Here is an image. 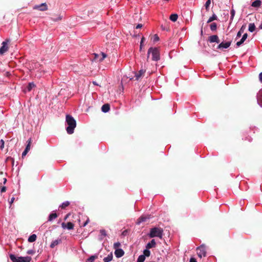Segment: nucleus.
Masks as SVG:
<instances>
[{
	"mask_svg": "<svg viewBox=\"0 0 262 262\" xmlns=\"http://www.w3.org/2000/svg\"><path fill=\"white\" fill-rule=\"evenodd\" d=\"M66 124L67 125L66 130L68 134H72L76 126V122L74 118L70 115H67L66 117Z\"/></svg>",
	"mask_w": 262,
	"mask_h": 262,
	"instance_id": "obj_1",
	"label": "nucleus"
},
{
	"mask_svg": "<svg viewBox=\"0 0 262 262\" xmlns=\"http://www.w3.org/2000/svg\"><path fill=\"white\" fill-rule=\"evenodd\" d=\"M151 54L152 60L157 61L160 60V51L157 48H150L147 52V58H149L150 54Z\"/></svg>",
	"mask_w": 262,
	"mask_h": 262,
	"instance_id": "obj_2",
	"label": "nucleus"
},
{
	"mask_svg": "<svg viewBox=\"0 0 262 262\" xmlns=\"http://www.w3.org/2000/svg\"><path fill=\"white\" fill-rule=\"evenodd\" d=\"M163 230L161 228L154 227L150 229L149 236L150 237H158L162 238L163 236Z\"/></svg>",
	"mask_w": 262,
	"mask_h": 262,
	"instance_id": "obj_3",
	"label": "nucleus"
},
{
	"mask_svg": "<svg viewBox=\"0 0 262 262\" xmlns=\"http://www.w3.org/2000/svg\"><path fill=\"white\" fill-rule=\"evenodd\" d=\"M9 256L12 262H30L31 260L30 256L16 257L13 254H11Z\"/></svg>",
	"mask_w": 262,
	"mask_h": 262,
	"instance_id": "obj_4",
	"label": "nucleus"
},
{
	"mask_svg": "<svg viewBox=\"0 0 262 262\" xmlns=\"http://www.w3.org/2000/svg\"><path fill=\"white\" fill-rule=\"evenodd\" d=\"M10 39H7L2 43V46L0 48V55H3L9 49L8 44L9 43Z\"/></svg>",
	"mask_w": 262,
	"mask_h": 262,
	"instance_id": "obj_5",
	"label": "nucleus"
},
{
	"mask_svg": "<svg viewBox=\"0 0 262 262\" xmlns=\"http://www.w3.org/2000/svg\"><path fill=\"white\" fill-rule=\"evenodd\" d=\"M197 254L199 257L202 258L206 256V249L204 245H202L196 248Z\"/></svg>",
	"mask_w": 262,
	"mask_h": 262,
	"instance_id": "obj_6",
	"label": "nucleus"
},
{
	"mask_svg": "<svg viewBox=\"0 0 262 262\" xmlns=\"http://www.w3.org/2000/svg\"><path fill=\"white\" fill-rule=\"evenodd\" d=\"M231 43V41H227V42H222L219 43L217 46L216 49L219 50H223L224 49H226L228 48Z\"/></svg>",
	"mask_w": 262,
	"mask_h": 262,
	"instance_id": "obj_7",
	"label": "nucleus"
},
{
	"mask_svg": "<svg viewBox=\"0 0 262 262\" xmlns=\"http://www.w3.org/2000/svg\"><path fill=\"white\" fill-rule=\"evenodd\" d=\"M94 56L95 57L94 60L96 62L102 61L106 57V55L103 52L101 53L100 55L98 54H94Z\"/></svg>",
	"mask_w": 262,
	"mask_h": 262,
	"instance_id": "obj_8",
	"label": "nucleus"
},
{
	"mask_svg": "<svg viewBox=\"0 0 262 262\" xmlns=\"http://www.w3.org/2000/svg\"><path fill=\"white\" fill-rule=\"evenodd\" d=\"M151 218V215H143L141 216L137 220V224L140 225L141 223L146 222Z\"/></svg>",
	"mask_w": 262,
	"mask_h": 262,
	"instance_id": "obj_9",
	"label": "nucleus"
},
{
	"mask_svg": "<svg viewBox=\"0 0 262 262\" xmlns=\"http://www.w3.org/2000/svg\"><path fill=\"white\" fill-rule=\"evenodd\" d=\"M33 9L43 11L48 9V6L46 3H44L40 5H35L33 7Z\"/></svg>",
	"mask_w": 262,
	"mask_h": 262,
	"instance_id": "obj_10",
	"label": "nucleus"
},
{
	"mask_svg": "<svg viewBox=\"0 0 262 262\" xmlns=\"http://www.w3.org/2000/svg\"><path fill=\"white\" fill-rule=\"evenodd\" d=\"M208 41L210 43L216 42L219 43L220 41L217 35H213L209 37Z\"/></svg>",
	"mask_w": 262,
	"mask_h": 262,
	"instance_id": "obj_11",
	"label": "nucleus"
},
{
	"mask_svg": "<svg viewBox=\"0 0 262 262\" xmlns=\"http://www.w3.org/2000/svg\"><path fill=\"white\" fill-rule=\"evenodd\" d=\"M257 101L259 105L262 107V89L257 94Z\"/></svg>",
	"mask_w": 262,
	"mask_h": 262,
	"instance_id": "obj_12",
	"label": "nucleus"
},
{
	"mask_svg": "<svg viewBox=\"0 0 262 262\" xmlns=\"http://www.w3.org/2000/svg\"><path fill=\"white\" fill-rule=\"evenodd\" d=\"M124 254V252L122 249H116L115 251V255L117 258L122 257L123 256Z\"/></svg>",
	"mask_w": 262,
	"mask_h": 262,
	"instance_id": "obj_13",
	"label": "nucleus"
},
{
	"mask_svg": "<svg viewBox=\"0 0 262 262\" xmlns=\"http://www.w3.org/2000/svg\"><path fill=\"white\" fill-rule=\"evenodd\" d=\"M247 37H248L247 33H245L243 35L241 39L239 41H237L236 42V45L237 47L241 46L244 42V41L246 40V39H247Z\"/></svg>",
	"mask_w": 262,
	"mask_h": 262,
	"instance_id": "obj_14",
	"label": "nucleus"
},
{
	"mask_svg": "<svg viewBox=\"0 0 262 262\" xmlns=\"http://www.w3.org/2000/svg\"><path fill=\"white\" fill-rule=\"evenodd\" d=\"M107 235L106 232L104 229L100 230V235H99L98 239L99 241H102L104 238Z\"/></svg>",
	"mask_w": 262,
	"mask_h": 262,
	"instance_id": "obj_15",
	"label": "nucleus"
},
{
	"mask_svg": "<svg viewBox=\"0 0 262 262\" xmlns=\"http://www.w3.org/2000/svg\"><path fill=\"white\" fill-rule=\"evenodd\" d=\"M62 227L64 229L67 228L69 230H71L74 228V224L71 222H68L66 225L65 223H63L62 224Z\"/></svg>",
	"mask_w": 262,
	"mask_h": 262,
	"instance_id": "obj_16",
	"label": "nucleus"
},
{
	"mask_svg": "<svg viewBox=\"0 0 262 262\" xmlns=\"http://www.w3.org/2000/svg\"><path fill=\"white\" fill-rule=\"evenodd\" d=\"M61 242V239L60 238H58L57 239L53 241L50 245V247L52 248H54L56 246L58 245L59 243Z\"/></svg>",
	"mask_w": 262,
	"mask_h": 262,
	"instance_id": "obj_17",
	"label": "nucleus"
},
{
	"mask_svg": "<svg viewBox=\"0 0 262 262\" xmlns=\"http://www.w3.org/2000/svg\"><path fill=\"white\" fill-rule=\"evenodd\" d=\"M144 73L145 70H140L138 73H136L135 75L136 80H138Z\"/></svg>",
	"mask_w": 262,
	"mask_h": 262,
	"instance_id": "obj_18",
	"label": "nucleus"
},
{
	"mask_svg": "<svg viewBox=\"0 0 262 262\" xmlns=\"http://www.w3.org/2000/svg\"><path fill=\"white\" fill-rule=\"evenodd\" d=\"M156 243L155 239H152L150 242L148 243L146 246L147 249H150L156 246Z\"/></svg>",
	"mask_w": 262,
	"mask_h": 262,
	"instance_id": "obj_19",
	"label": "nucleus"
},
{
	"mask_svg": "<svg viewBox=\"0 0 262 262\" xmlns=\"http://www.w3.org/2000/svg\"><path fill=\"white\" fill-rule=\"evenodd\" d=\"M110 110V105L107 103L103 104L101 107V111L103 113H107Z\"/></svg>",
	"mask_w": 262,
	"mask_h": 262,
	"instance_id": "obj_20",
	"label": "nucleus"
},
{
	"mask_svg": "<svg viewBox=\"0 0 262 262\" xmlns=\"http://www.w3.org/2000/svg\"><path fill=\"white\" fill-rule=\"evenodd\" d=\"M261 2L260 1L256 0L252 2L251 6L253 7H259L260 6Z\"/></svg>",
	"mask_w": 262,
	"mask_h": 262,
	"instance_id": "obj_21",
	"label": "nucleus"
},
{
	"mask_svg": "<svg viewBox=\"0 0 262 262\" xmlns=\"http://www.w3.org/2000/svg\"><path fill=\"white\" fill-rule=\"evenodd\" d=\"M36 235L35 234H33L29 237L28 241L30 243H32L36 241Z\"/></svg>",
	"mask_w": 262,
	"mask_h": 262,
	"instance_id": "obj_22",
	"label": "nucleus"
},
{
	"mask_svg": "<svg viewBox=\"0 0 262 262\" xmlns=\"http://www.w3.org/2000/svg\"><path fill=\"white\" fill-rule=\"evenodd\" d=\"M112 259L113 254L111 253L103 258V261L104 262H110Z\"/></svg>",
	"mask_w": 262,
	"mask_h": 262,
	"instance_id": "obj_23",
	"label": "nucleus"
},
{
	"mask_svg": "<svg viewBox=\"0 0 262 262\" xmlns=\"http://www.w3.org/2000/svg\"><path fill=\"white\" fill-rule=\"evenodd\" d=\"M45 71L43 70H41V69H40L38 71H37V73L35 74V76L37 78H40L43 75Z\"/></svg>",
	"mask_w": 262,
	"mask_h": 262,
	"instance_id": "obj_24",
	"label": "nucleus"
},
{
	"mask_svg": "<svg viewBox=\"0 0 262 262\" xmlns=\"http://www.w3.org/2000/svg\"><path fill=\"white\" fill-rule=\"evenodd\" d=\"M57 217V214L56 213H51L49 216L48 221L51 222Z\"/></svg>",
	"mask_w": 262,
	"mask_h": 262,
	"instance_id": "obj_25",
	"label": "nucleus"
},
{
	"mask_svg": "<svg viewBox=\"0 0 262 262\" xmlns=\"http://www.w3.org/2000/svg\"><path fill=\"white\" fill-rule=\"evenodd\" d=\"M217 18V16L215 14H213L211 17H209L207 23H210L214 20H216Z\"/></svg>",
	"mask_w": 262,
	"mask_h": 262,
	"instance_id": "obj_26",
	"label": "nucleus"
},
{
	"mask_svg": "<svg viewBox=\"0 0 262 262\" xmlns=\"http://www.w3.org/2000/svg\"><path fill=\"white\" fill-rule=\"evenodd\" d=\"M178 16L177 14H172L170 16L169 18L172 21L174 22L178 19Z\"/></svg>",
	"mask_w": 262,
	"mask_h": 262,
	"instance_id": "obj_27",
	"label": "nucleus"
},
{
	"mask_svg": "<svg viewBox=\"0 0 262 262\" xmlns=\"http://www.w3.org/2000/svg\"><path fill=\"white\" fill-rule=\"evenodd\" d=\"M255 29V26L254 24L250 23L249 25L248 30L250 32H253V31H254Z\"/></svg>",
	"mask_w": 262,
	"mask_h": 262,
	"instance_id": "obj_28",
	"label": "nucleus"
},
{
	"mask_svg": "<svg viewBox=\"0 0 262 262\" xmlns=\"http://www.w3.org/2000/svg\"><path fill=\"white\" fill-rule=\"evenodd\" d=\"M244 26H243L241 29H239V30L238 31V32H237V35H236V37H240L241 36V35L244 32Z\"/></svg>",
	"mask_w": 262,
	"mask_h": 262,
	"instance_id": "obj_29",
	"label": "nucleus"
},
{
	"mask_svg": "<svg viewBox=\"0 0 262 262\" xmlns=\"http://www.w3.org/2000/svg\"><path fill=\"white\" fill-rule=\"evenodd\" d=\"M70 205V202L69 201H65L63 202L60 206L59 207L63 209L66 207Z\"/></svg>",
	"mask_w": 262,
	"mask_h": 262,
	"instance_id": "obj_30",
	"label": "nucleus"
},
{
	"mask_svg": "<svg viewBox=\"0 0 262 262\" xmlns=\"http://www.w3.org/2000/svg\"><path fill=\"white\" fill-rule=\"evenodd\" d=\"M97 258V256L92 255L86 260V262H94L95 259Z\"/></svg>",
	"mask_w": 262,
	"mask_h": 262,
	"instance_id": "obj_31",
	"label": "nucleus"
},
{
	"mask_svg": "<svg viewBox=\"0 0 262 262\" xmlns=\"http://www.w3.org/2000/svg\"><path fill=\"white\" fill-rule=\"evenodd\" d=\"M35 86V84L33 82H30L27 86L28 91H30Z\"/></svg>",
	"mask_w": 262,
	"mask_h": 262,
	"instance_id": "obj_32",
	"label": "nucleus"
},
{
	"mask_svg": "<svg viewBox=\"0 0 262 262\" xmlns=\"http://www.w3.org/2000/svg\"><path fill=\"white\" fill-rule=\"evenodd\" d=\"M145 259V255H141L138 257L137 259V262H144Z\"/></svg>",
	"mask_w": 262,
	"mask_h": 262,
	"instance_id": "obj_33",
	"label": "nucleus"
},
{
	"mask_svg": "<svg viewBox=\"0 0 262 262\" xmlns=\"http://www.w3.org/2000/svg\"><path fill=\"white\" fill-rule=\"evenodd\" d=\"M217 28L216 24L215 23H213L210 25V29L211 31H215Z\"/></svg>",
	"mask_w": 262,
	"mask_h": 262,
	"instance_id": "obj_34",
	"label": "nucleus"
},
{
	"mask_svg": "<svg viewBox=\"0 0 262 262\" xmlns=\"http://www.w3.org/2000/svg\"><path fill=\"white\" fill-rule=\"evenodd\" d=\"M31 143V139H29L28 141V144L25 149V150H28V151L30 150Z\"/></svg>",
	"mask_w": 262,
	"mask_h": 262,
	"instance_id": "obj_35",
	"label": "nucleus"
},
{
	"mask_svg": "<svg viewBox=\"0 0 262 262\" xmlns=\"http://www.w3.org/2000/svg\"><path fill=\"white\" fill-rule=\"evenodd\" d=\"M150 254V252L148 249H146L143 251V255L145 256H149Z\"/></svg>",
	"mask_w": 262,
	"mask_h": 262,
	"instance_id": "obj_36",
	"label": "nucleus"
},
{
	"mask_svg": "<svg viewBox=\"0 0 262 262\" xmlns=\"http://www.w3.org/2000/svg\"><path fill=\"white\" fill-rule=\"evenodd\" d=\"M210 4H211V0H207L206 2V3L205 4V7L207 10H209V7L210 6Z\"/></svg>",
	"mask_w": 262,
	"mask_h": 262,
	"instance_id": "obj_37",
	"label": "nucleus"
},
{
	"mask_svg": "<svg viewBox=\"0 0 262 262\" xmlns=\"http://www.w3.org/2000/svg\"><path fill=\"white\" fill-rule=\"evenodd\" d=\"M235 12L234 10L232 9L230 12V14H231L230 19H231V20H233L234 16L235 15Z\"/></svg>",
	"mask_w": 262,
	"mask_h": 262,
	"instance_id": "obj_38",
	"label": "nucleus"
},
{
	"mask_svg": "<svg viewBox=\"0 0 262 262\" xmlns=\"http://www.w3.org/2000/svg\"><path fill=\"white\" fill-rule=\"evenodd\" d=\"M5 142L3 139H1L0 141V149L2 150L4 147Z\"/></svg>",
	"mask_w": 262,
	"mask_h": 262,
	"instance_id": "obj_39",
	"label": "nucleus"
},
{
	"mask_svg": "<svg viewBox=\"0 0 262 262\" xmlns=\"http://www.w3.org/2000/svg\"><path fill=\"white\" fill-rule=\"evenodd\" d=\"M159 40V37L157 34H155L153 38V41L154 42H157Z\"/></svg>",
	"mask_w": 262,
	"mask_h": 262,
	"instance_id": "obj_40",
	"label": "nucleus"
},
{
	"mask_svg": "<svg viewBox=\"0 0 262 262\" xmlns=\"http://www.w3.org/2000/svg\"><path fill=\"white\" fill-rule=\"evenodd\" d=\"M145 39V38L144 37H143L142 38H141V42H140V49H142V48L143 47V46H144L143 45V42H144V40Z\"/></svg>",
	"mask_w": 262,
	"mask_h": 262,
	"instance_id": "obj_41",
	"label": "nucleus"
},
{
	"mask_svg": "<svg viewBox=\"0 0 262 262\" xmlns=\"http://www.w3.org/2000/svg\"><path fill=\"white\" fill-rule=\"evenodd\" d=\"M34 251L33 250H29L27 251V253L28 254H33L34 253Z\"/></svg>",
	"mask_w": 262,
	"mask_h": 262,
	"instance_id": "obj_42",
	"label": "nucleus"
},
{
	"mask_svg": "<svg viewBox=\"0 0 262 262\" xmlns=\"http://www.w3.org/2000/svg\"><path fill=\"white\" fill-rule=\"evenodd\" d=\"M120 246V243L119 242H117V243H115L114 244V248L115 249H117V248H118V247H119Z\"/></svg>",
	"mask_w": 262,
	"mask_h": 262,
	"instance_id": "obj_43",
	"label": "nucleus"
},
{
	"mask_svg": "<svg viewBox=\"0 0 262 262\" xmlns=\"http://www.w3.org/2000/svg\"><path fill=\"white\" fill-rule=\"evenodd\" d=\"M28 152V151L25 149L24 151L22 153V157L25 156Z\"/></svg>",
	"mask_w": 262,
	"mask_h": 262,
	"instance_id": "obj_44",
	"label": "nucleus"
},
{
	"mask_svg": "<svg viewBox=\"0 0 262 262\" xmlns=\"http://www.w3.org/2000/svg\"><path fill=\"white\" fill-rule=\"evenodd\" d=\"M259 80L260 82L262 83V72L260 73L259 74Z\"/></svg>",
	"mask_w": 262,
	"mask_h": 262,
	"instance_id": "obj_45",
	"label": "nucleus"
},
{
	"mask_svg": "<svg viewBox=\"0 0 262 262\" xmlns=\"http://www.w3.org/2000/svg\"><path fill=\"white\" fill-rule=\"evenodd\" d=\"M9 159L12 160V165H13V164H14V159H13V158H11V157H8V158L6 159V162H7V161H8V160H9Z\"/></svg>",
	"mask_w": 262,
	"mask_h": 262,
	"instance_id": "obj_46",
	"label": "nucleus"
},
{
	"mask_svg": "<svg viewBox=\"0 0 262 262\" xmlns=\"http://www.w3.org/2000/svg\"><path fill=\"white\" fill-rule=\"evenodd\" d=\"M142 26H143V25H142V24H138V25L136 26V29H140V28H142Z\"/></svg>",
	"mask_w": 262,
	"mask_h": 262,
	"instance_id": "obj_47",
	"label": "nucleus"
},
{
	"mask_svg": "<svg viewBox=\"0 0 262 262\" xmlns=\"http://www.w3.org/2000/svg\"><path fill=\"white\" fill-rule=\"evenodd\" d=\"M189 262H197V261L194 258L191 257L190 259Z\"/></svg>",
	"mask_w": 262,
	"mask_h": 262,
	"instance_id": "obj_48",
	"label": "nucleus"
},
{
	"mask_svg": "<svg viewBox=\"0 0 262 262\" xmlns=\"http://www.w3.org/2000/svg\"><path fill=\"white\" fill-rule=\"evenodd\" d=\"M89 222V219H88L87 220L85 221V222L83 224L82 226L85 227L88 224Z\"/></svg>",
	"mask_w": 262,
	"mask_h": 262,
	"instance_id": "obj_49",
	"label": "nucleus"
},
{
	"mask_svg": "<svg viewBox=\"0 0 262 262\" xmlns=\"http://www.w3.org/2000/svg\"><path fill=\"white\" fill-rule=\"evenodd\" d=\"M6 190V187L4 186L2 188H1V192H5Z\"/></svg>",
	"mask_w": 262,
	"mask_h": 262,
	"instance_id": "obj_50",
	"label": "nucleus"
},
{
	"mask_svg": "<svg viewBox=\"0 0 262 262\" xmlns=\"http://www.w3.org/2000/svg\"><path fill=\"white\" fill-rule=\"evenodd\" d=\"M61 19V17H59L57 18H53V20L54 21H57L58 20H60Z\"/></svg>",
	"mask_w": 262,
	"mask_h": 262,
	"instance_id": "obj_51",
	"label": "nucleus"
},
{
	"mask_svg": "<svg viewBox=\"0 0 262 262\" xmlns=\"http://www.w3.org/2000/svg\"><path fill=\"white\" fill-rule=\"evenodd\" d=\"M14 197H12L11 199V200L10 201V204H11L12 203H13V202H14Z\"/></svg>",
	"mask_w": 262,
	"mask_h": 262,
	"instance_id": "obj_52",
	"label": "nucleus"
},
{
	"mask_svg": "<svg viewBox=\"0 0 262 262\" xmlns=\"http://www.w3.org/2000/svg\"><path fill=\"white\" fill-rule=\"evenodd\" d=\"M93 84H94L95 85H98L96 81H93Z\"/></svg>",
	"mask_w": 262,
	"mask_h": 262,
	"instance_id": "obj_53",
	"label": "nucleus"
},
{
	"mask_svg": "<svg viewBox=\"0 0 262 262\" xmlns=\"http://www.w3.org/2000/svg\"><path fill=\"white\" fill-rule=\"evenodd\" d=\"M259 29H262V22L261 23L260 25L259 26Z\"/></svg>",
	"mask_w": 262,
	"mask_h": 262,
	"instance_id": "obj_54",
	"label": "nucleus"
},
{
	"mask_svg": "<svg viewBox=\"0 0 262 262\" xmlns=\"http://www.w3.org/2000/svg\"><path fill=\"white\" fill-rule=\"evenodd\" d=\"M7 181V179L6 178L4 179V183H5Z\"/></svg>",
	"mask_w": 262,
	"mask_h": 262,
	"instance_id": "obj_55",
	"label": "nucleus"
},
{
	"mask_svg": "<svg viewBox=\"0 0 262 262\" xmlns=\"http://www.w3.org/2000/svg\"><path fill=\"white\" fill-rule=\"evenodd\" d=\"M68 217V215H67L64 218V220H67V219Z\"/></svg>",
	"mask_w": 262,
	"mask_h": 262,
	"instance_id": "obj_56",
	"label": "nucleus"
}]
</instances>
